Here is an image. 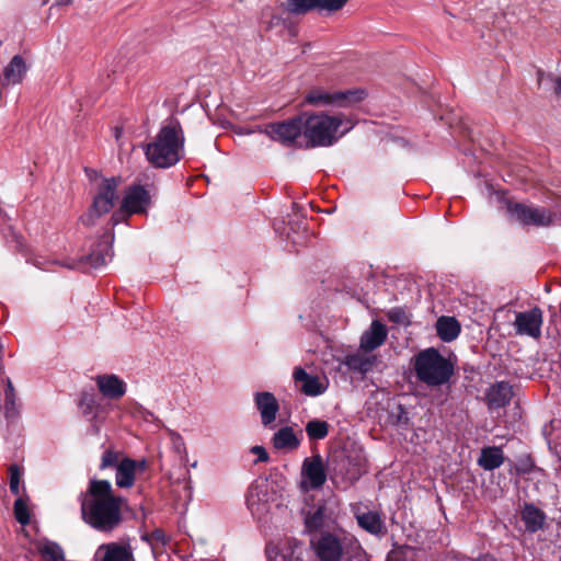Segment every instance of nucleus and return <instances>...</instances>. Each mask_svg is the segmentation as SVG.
<instances>
[{
    "instance_id": "26",
    "label": "nucleus",
    "mask_w": 561,
    "mask_h": 561,
    "mask_svg": "<svg viewBox=\"0 0 561 561\" xmlns=\"http://www.w3.org/2000/svg\"><path fill=\"white\" fill-rule=\"evenodd\" d=\"M359 526L371 534H379L382 530V522L376 513H365L357 516Z\"/></svg>"
},
{
    "instance_id": "38",
    "label": "nucleus",
    "mask_w": 561,
    "mask_h": 561,
    "mask_svg": "<svg viewBox=\"0 0 561 561\" xmlns=\"http://www.w3.org/2000/svg\"><path fill=\"white\" fill-rule=\"evenodd\" d=\"M92 403H93V399H92V398H90V399H89V402H88L87 404L84 403V401H82V403H81V404H82V407H84V405H85V408H83V413H89V412H91Z\"/></svg>"
},
{
    "instance_id": "42",
    "label": "nucleus",
    "mask_w": 561,
    "mask_h": 561,
    "mask_svg": "<svg viewBox=\"0 0 561 561\" xmlns=\"http://www.w3.org/2000/svg\"><path fill=\"white\" fill-rule=\"evenodd\" d=\"M8 390H9V393H11V392H12V390H13V388H12V383H11V381H10V380L8 381Z\"/></svg>"
},
{
    "instance_id": "2",
    "label": "nucleus",
    "mask_w": 561,
    "mask_h": 561,
    "mask_svg": "<svg viewBox=\"0 0 561 561\" xmlns=\"http://www.w3.org/2000/svg\"><path fill=\"white\" fill-rule=\"evenodd\" d=\"M304 136L311 147H329L352 130L353 118L344 113L306 112L302 114Z\"/></svg>"
},
{
    "instance_id": "32",
    "label": "nucleus",
    "mask_w": 561,
    "mask_h": 561,
    "mask_svg": "<svg viewBox=\"0 0 561 561\" xmlns=\"http://www.w3.org/2000/svg\"><path fill=\"white\" fill-rule=\"evenodd\" d=\"M122 455L118 451L107 449L104 451L101 458V469H105L113 466H118V463L122 461Z\"/></svg>"
},
{
    "instance_id": "37",
    "label": "nucleus",
    "mask_w": 561,
    "mask_h": 561,
    "mask_svg": "<svg viewBox=\"0 0 561 561\" xmlns=\"http://www.w3.org/2000/svg\"><path fill=\"white\" fill-rule=\"evenodd\" d=\"M531 468H533V462L530 461L529 458H526L525 460L522 461V463L519 466L516 467V471L525 473V472L530 471Z\"/></svg>"
},
{
    "instance_id": "34",
    "label": "nucleus",
    "mask_w": 561,
    "mask_h": 561,
    "mask_svg": "<svg viewBox=\"0 0 561 561\" xmlns=\"http://www.w3.org/2000/svg\"><path fill=\"white\" fill-rule=\"evenodd\" d=\"M318 9L327 12H336L341 10L348 0H316Z\"/></svg>"
},
{
    "instance_id": "14",
    "label": "nucleus",
    "mask_w": 561,
    "mask_h": 561,
    "mask_svg": "<svg viewBox=\"0 0 561 561\" xmlns=\"http://www.w3.org/2000/svg\"><path fill=\"white\" fill-rule=\"evenodd\" d=\"M313 547L321 561H341L343 548L335 536L325 534L313 543Z\"/></svg>"
},
{
    "instance_id": "9",
    "label": "nucleus",
    "mask_w": 561,
    "mask_h": 561,
    "mask_svg": "<svg viewBox=\"0 0 561 561\" xmlns=\"http://www.w3.org/2000/svg\"><path fill=\"white\" fill-rule=\"evenodd\" d=\"M302 115L282 123L270 124L265 127V134L273 140L283 145H291L304 134Z\"/></svg>"
},
{
    "instance_id": "27",
    "label": "nucleus",
    "mask_w": 561,
    "mask_h": 561,
    "mask_svg": "<svg viewBox=\"0 0 561 561\" xmlns=\"http://www.w3.org/2000/svg\"><path fill=\"white\" fill-rule=\"evenodd\" d=\"M306 432L310 439H323L329 433V424L325 421L312 420L307 423Z\"/></svg>"
},
{
    "instance_id": "36",
    "label": "nucleus",
    "mask_w": 561,
    "mask_h": 561,
    "mask_svg": "<svg viewBox=\"0 0 561 561\" xmlns=\"http://www.w3.org/2000/svg\"><path fill=\"white\" fill-rule=\"evenodd\" d=\"M251 451L257 455L260 461H266L268 459V455L265 448L262 446H254L252 447Z\"/></svg>"
},
{
    "instance_id": "5",
    "label": "nucleus",
    "mask_w": 561,
    "mask_h": 561,
    "mask_svg": "<svg viewBox=\"0 0 561 561\" xmlns=\"http://www.w3.org/2000/svg\"><path fill=\"white\" fill-rule=\"evenodd\" d=\"M367 93L364 89L329 91L321 87H314L305 93L301 104L312 107H348L363 101Z\"/></svg>"
},
{
    "instance_id": "44",
    "label": "nucleus",
    "mask_w": 561,
    "mask_h": 561,
    "mask_svg": "<svg viewBox=\"0 0 561 561\" xmlns=\"http://www.w3.org/2000/svg\"><path fill=\"white\" fill-rule=\"evenodd\" d=\"M173 436L175 437L176 440H179V442L182 440V438L179 435L173 434Z\"/></svg>"
},
{
    "instance_id": "31",
    "label": "nucleus",
    "mask_w": 561,
    "mask_h": 561,
    "mask_svg": "<svg viewBox=\"0 0 561 561\" xmlns=\"http://www.w3.org/2000/svg\"><path fill=\"white\" fill-rule=\"evenodd\" d=\"M324 523V508L318 507L317 511L312 514H309L306 519L305 524L309 531L318 530L323 526Z\"/></svg>"
},
{
    "instance_id": "35",
    "label": "nucleus",
    "mask_w": 561,
    "mask_h": 561,
    "mask_svg": "<svg viewBox=\"0 0 561 561\" xmlns=\"http://www.w3.org/2000/svg\"><path fill=\"white\" fill-rule=\"evenodd\" d=\"M388 319L398 324H409V317L402 309L394 308L388 312Z\"/></svg>"
},
{
    "instance_id": "4",
    "label": "nucleus",
    "mask_w": 561,
    "mask_h": 561,
    "mask_svg": "<svg viewBox=\"0 0 561 561\" xmlns=\"http://www.w3.org/2000/svg\"><path fill=\"white\" fill-rule=\"evenodd\" d=\"M413 368L417 379L427 386L444 385L454 373L450 360L433 347L423 350L414 356Z\"/></svg>"
},
{
    "instance_id": "11",
    "label": "nucleus",
    "mask_w": 561,
    "mask_h": 561,
    "mask_svg": "<svg viewBox=\"0 0 561 561\" xmlns=\"http://www.w3.org/2000/svg\"><path fill=\"white\" fill-rule=\"evenodd\" d=\"M542 312L539 308H533L525 312H518L514 327L518 335H527L538 339L541 335Z\"/></svg>"
},
{
    "instance_id": "23",
    "label": "nucleus",
    "mask_w": 561,
    "mask_h": 561,
    "mask_svg": "<svg viewBox=\"0 0 561 561\" xmlns=\"http://www.w3.org/2000/svg\"><path fill=\"white\" fill-rule=\"evenodd\" d=\"M504 462V454L500 447H485L481 450L478 463L484 470H493L502 466Z\"/></svg>"
},
{
    "instance_id": "10",
    "label": "nucleus",
    "mask_w": 561,
    "mask_h": 561,
    "mask_svg": "<svg viewBox=\"0 0 561 561\" xmlns=\"http://www.w3.org/2000/svg\"><path fill=\"white\" fill-rule=\"evenodd\" d=\"M294 382L297 389L306 396L317 397L328 389V379L312 374H308L304 368L296 367L293 374Z\"/></svg>"
},
{
    "instance_id": "8",
    "label": "nucleus",
    "mask_w": 561,
    "mask_h": 561,
    "mask_svg": "<svg viewBox=\"0 0 561 561\" xmlns=\"http://www.w3.org/2000/svg\"><path fill=\"white\" fill-rule=\"evenodd\" d=\"M327 481V472L320 455L308 457L301 467L300 485L305 491L320 489Z\"/></svg>"
},
{
    "instance_id": "19",
    "label": "nucleus",
    "mask_w": 561,
    "mask_h": 561,
    "mask_svg": "<svg viewBox=\"0 0 561 561\" xmlns=\"http://www.w3.org/2000/svg\"><path fill=\"white\" fill-rule=\"evenodd\" d=\"M28 70V67L26 65V61L23 59L22 56L15 55L10 60V62L4 67L3 69V85H15L20 84L26 72Z\"/></svg>"
},
{
    "instance_id": "7",
    "label": "nucleus",
    "mask_w": 561,
    "mask_h": 561,
    "mask_svg": "<svg viewBox=\"0 0 561 561\" xmlns=\"http://www.w3.org/2000/svg\"><path fill=\"white\" fill-rule=\"evenodd\" d=\"M151 203L149 192L141 185L129 186L123 195L121 206L115 215L128 217L147 211Z\"/></svg>"
},
{
    "instance_id": "30",
    "label": "nucleus",
    "mask_w": 561,
    "mask_h": 561,
    "mask_svg": "<svg viewBox=\"0 0 561 561\" xmlns=\"http://www.w3.org/2000/svg\"><path fill=\"white\" fill-rule=\"evenodd\" d=\"M14 516L21 525H27L30 523V512L27 502L23 497H19L14 502Z\"/></svg>"
},
{
    "instance_id": "21",
    "label": "nucleus",
    "mask_w": 561,
    "mask_h": 561,
    "mask_svg": "<svg viewBox=\"0 0 561 561\" xmlns=\"http://www.w3.org/2000/svg\"><path fill=\"white\" fill-rule=\"evenodd\" d=\"M512 396V388L507 382H497L486 393L488 404L490 408H502L510 402Z\"/></svg>"
},
{
    "instance_id": "3",
    "label": "nucleus",
    "mask_w": 561,
    "mask_h": 561,
    "mask_svg": "<svg viewBox=\"0 0 561 561\" xmlns=\"http://www.w3.org/2000/svg\"><path fill=\"white\" fill-rule=\"evenodd\" d=\"M184 136L181 126L172 122L163 126L153 140L145 146L148 161L157 168H168L182 158Z\"/></svg>"
},
{
    "instance_id": "6",
    "label": "nucleus",
    "mask_w": 561,
    "mask_h": 561,
    "mask_svg": "<svg viewBox=\"0 0 561 561\" xmlns=\"http://www.w3.org/2000/svg\"><path fill=\"white\" fill-rule=\"evenodd\" d=\"M121 182L116 178L103 179L96 187L92 206L84 217L87 224H93L95 219L110 213L118 199L117 190Z\"/></svg>"
},
{
    "instance_id": "15",
    "label": "nucleus",
    "mask_w": 561,
    "mask_h": 561,
    "mask_svg": "<svg viewBox=\"0 0 561 561\" xmlns=\"http://www.w3.org/2000/svg\"><path fill=\"white\" fill-rule=\"evenodd\" d=\"M388 335L385 324L378 320H374L370 327L362 334L359 348L365 352H371L381 346Z\"/></svg>"
},
{
    "instance_id": "28",
    "label": "nucleus",
    "mask_w": 561,
    "mask_h": 561,
    "mask_svg": "<svg viewBox=\"0 0 561 561\" xmlns=\"http://www.w3.org/2000/svg\"><path fill=\"white\" fill-rule=\"evenodd\" d=\"M318 9L316 0H287L286 10L294 14H304L310 10Z\"/></svg>"
},
{
    "instance_id": "43",
    "label": "nucleus",
    "mask_w": 561,
    "mask_h": 561,
    "mask_svg": "<svg viewBox=\"0 0 561 561\" xmlns=\"http://www.w3.org/2000/svg\"><path fill=\"white\" fill-rule=\"evenodd\" d=\"M106 263V256H102L101 261H100V264H104Z\"/></svg>"
},
{
    "instance_id": "45",
    "label": "nucleus",
    "mask_w": 561,
    "mask_h": 561,
    "mask_svg": "<svg viewBox=\"0 0 561 561\" xmlns=\"http://www.w3.org/2000/svg\"><path fill=\"white\" fill-rule=\"evenodd\" d=\"M106 256H107V257H111V256H112V254L110 253V250H107V252H106Z\"/></svg>"
},
{
    "instance_id": "33",
    "label": "nucleus",
    "mask_w": 561,
    "mask_h": 561,
    "mask_svg": "<svg viewBox=\"0 0 561 561\" xmlns=\"http://www.w3.org/2000/svg\"><path fill=\"white\" fill-rule=\"evenodd\" d=\"M10 472V490L13 494H20V483L22 477V469L18 465H11Z\"/></svg>"
},
{
    "instance_id": "25",
    "label": "nucleus",
    "mask_w": 561,
    "mask_h": 561,
    "mask_svg": "<svg viewBox=\"0 0 561 561\" xmlns=\"http://www.w3.org/2000/svg\"><path fill=\"white\" fill-rule=\"evenodd\" d=\"M344 364L350 369L357 370L359 373H367L373 368L375 358L366 357L362 354H353L345 357Z\"/></svg>"
},
{
    "instance_id": "17",
    "label": "nucleus",
    "mask_w": 561,
    "mask_h": 561,
    "mask_svg": "<svg viewBox=\"0 0 561 561\" xmlns=\"http://www.w3.org/2000/svg\"><path fill=\"white\" fill-rule=\"evenodd\" d=\"M96 556L100 561H135L130 546L117 542L101 545Z\"/></svg>"
},
{
    "instance_id": "29",
    "label": "nucleus",
    "mask_w": 561,
    "mask_h": 561,
    "mask_svg": "<svg viewBox=\"0 0 561 561\" xmlns=\"http://www.w3.org/2000/svg\"><path fill=\"white\" fill-rule=\"evenodd\" d=\"M44 561H64L65 556L61 548L54 542H46L39 548Z\"/></svg>"
},
{
    "instance_id": "20",
    "label": "nucleus",
    "mask_w": 561,
    "mask_h": 561,
    "mask_svg": "<svg viewBox=\"0 0 561 561\" xmlns=\"http://www.w3.org/2000/svg\"><path fill=\"white\" fill-rule=\"evenodd\" d=\"M272 442L277 450L291 451L299 447L301 433L297 434L293 427L285 426L274 434Z\"/></svg>"
},
{
    "instance_id": "16",
    "label": "nucleus",
    "mask_w": 561,
    "mask_h": 561,
    "mask_svg": "<svg viewBox=\"0 0 561 561\" xmlns=\"http://www.w3.org/2000/svg\"><path fill=\"white\" fill-rule=\"evenodd\" d=\"M254 400L261 414L262 424L267 426L273 423L279 410L278 402L274 394L266 391L257 392Z\"/></svg>"
},
{
    "instance_id": "22",
    "label": "nucleus",
    "mask_w": 561,
    "mask_h": 561,
    "mask_svg": "<svg viewBox=\"0 0 561 561\" xmlns=\"http://www.w3.org/2000/svg\"><path fill=\"white\" fill-rule=\"evenodd\" d=\"M436 332L444 342H450L459 335L460 324L453 317H440L436 321Z\"/></svg>"
},
{
    "instance_id": "41",
    "label": "nucleus",
    "mask_w": 561,
    "mask_h": 561,
    "mask_svg": "<svg viewBox=\"0 0 561 561\" xmlns=\"http://www.w3.org/2000/svg\"><path fill=\"white\" fill-rule=\"evenodd\" d=\"M476 561H495V559L489 554L478 558Z\"/></svg>"
},
{
    "instance_id": "1",
    "label": "nucleus",
    "mask_w": 561,
    "mask_h": 561,
    "mask_svg": "<svg viewBox=\"0 0 561 561\" xmlns=\"http://www.w3.org/2000/svg\"><path fill=\"white\" fill-rule=\"evenodd\" d=\"M89 500H83L81 511L84 520L92 527L108 531L121 522L122 497L113 494L112 484L106 480H92Z\"/></svg>"
},
{
    "instance_id": "18",
    "label": "nucleus",
    "mask_w": 561,
    "mask_h": 561,
    "mask_svg": "<svg viewBox=\"0 0 561 561\" xmlns=\"http://www.w3.org/2000/svg\"><path fill=\"white\" fill-rule=\"evenodd\" d=\"M95 381L100 392L108 399H119L126 392L125 382L116 375H100Z\"/></svg>"
},
{
    "instance_id": "13",
    "label": "nucleus",
    "mask_w": 561,
    "mask_h": 561,
    "mask_svg": "<svg viewBox=\"0 0 561 561\" xmlns=\"http://www.w3.org/2000/svg\"><path fill=\"white\" fill-rule=\"evenodd\" d=\"M146 469V461L123 458L116 468L115 482L118 488L129 489L134 485L135 476Z\"/></svg>"
},
{
    "instance_id": "40",
    "label": "nucleus",
    "mask_w": 561,
    "mask_h": 561,
    "mask_svg": "<svg viewBox=\"0 0 561 561\" xmlns=\"http://www.w3.org/2000/svg\"><path fill=\"white\" fill-rule=\"evenodd\" d=\"M72 2V0H55L56 5H68Z\"/></svg>"
},
{
    "instance_id": "12",
    "label": "nucleus",
    "mask_w": 561,
    "mask_h": 561,
    "mask_svg": "<svg viewBox=\"0 0 561 561\" xmlns=\"http://www.w3.org/2000/svg\"><path fill=\"white\" fill-rule=\"evenodd\" d=\"M510 209L517 220L526 225L547 226L552 221L550 213L545 209L523 204H515Z\"/></svg>"
},
{
    "instance_id": "24",
    "label": "nucleus",
    "mask_w": 561,
    "mask_h": 561,
    "mask_svg": "<svg viewBox=\"0 0 561 561\" xmlns=\"http://www.w3.org/2000/svg\"><path fill=\"white\" fill-rule=\"evenodd\" d=\"M527 530L535 533L540 529L545 522V515L535 506L526 505L522 513Z\"/></svg>"
},
{
    "instance_id": "39",
    "label": "nucleus",
    "mask_w": 561,
    "mask_h": 561,
    "mask_svg": "<svg viewBox=\"0 0 561 561\" xmlns=\"http://www.w3.org/2000/svg\"><path fill=\"white\" fill-rule=\"evenodd\" d=\"M556 93L561 98V78L556 80Z\"/></svg>"
}]
</instances>
